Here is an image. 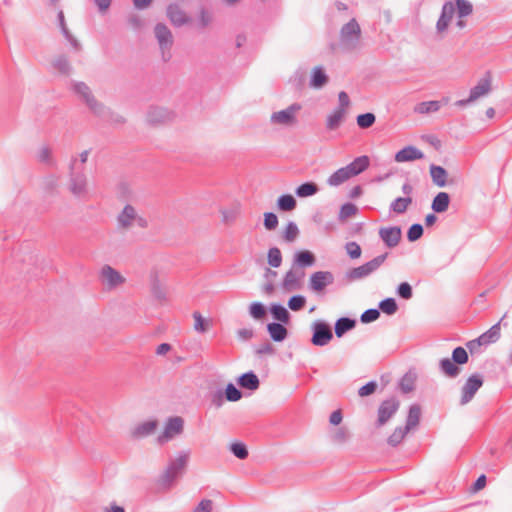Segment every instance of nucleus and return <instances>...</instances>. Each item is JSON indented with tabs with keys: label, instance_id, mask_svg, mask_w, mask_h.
<instances>
[{
	"label": "nucleus",
	"instance_id": "47",
	"mask_svg": "<svg viewBox=\"0 0 512 512\" xmlns=\"http://www.w3.org/2000/svg\"><path fill=\"white\" fill-rule=\"evenodd\" d=\"M451 359L453 360V362H455V364L459 366L466 364L469 360V356L467 351L463 347L458 346L452 351Z\"/></svg>",
	"mask_w": 512,
	"mask_h": 512
},
{
	"label": "nucleus",
	"instance_id": "60",
	"mask_svg": "<svg viewBox=\"0 0 512 512\" xmlns=\"http://www.w3.org/2000/svg\"><path fill=\"white\" fill-rule=\"evenodd\" d=\"M278 226V217L273 212L264 213V227L271 231Z\"/></svg>",
	"mask_w": 512,
	"mask_h": 512
},
{
	"label": "nucleus",
	"instance_id": "27",
	"mask_svg": "<svg viewBox=\"0 0 512 512\" xmlns=\"http://www.w3.org/2000/svg\"><path fill=\"white\" fill-rule=\"evenodd\" d=\"M315 263V256L308 250L298 251L294 254L292 265L299 269L311 267Z\"/></svg>",
	"mask_w": 512,
	"mask_h": 512
},
{
	"label": "nucleus",
	"instance_id": "41",
	"mask_svg": "<svg viewBox=\"0 0 512 512\" xmlns=\"http://www.w3.org/2000/svg\"><path fill=\"white\" fill-rule=\"evenodd\" d=\"M318 192V186L313 182H305L299 185L295 193L298 197L305 198L315 195Z\"/></svg>",
	"mask_w": 512,
	"mask_h": 512
},
{
	"label": "nucleus",
	"instance_id": "43",
	"mask_svg": "<svg viewBox=\"0 0 512 512\" xmlns=\"http://www.w3.org/2000/svg\"><path fill=\"white\" fill-rule=\"evenodd\" d=\"M409 431L405 430V427L399 426L394 429L392 434L388 437L387 442L390 446H397L402 442Z\"/></svg>",
	"mask_w": 512,
	"mask_h": 512
},
{
	"label": "nucleus",
	"instance_id": "1",
	"mask_svg": "<svg viewBox=\"0 0 512 512\" xmlns=\"http://www.w3.org/2000/svg\"><path fill=\"white\" fill-rule=\"evenodd\" d=\"M68 190L76 198H86L89 192L88 179L85 167H78L76 157H73L69 164Z\"/></svg>",
	"mask_w": 512,
	"mask_h": 512
},
{
	"label": "nucleus",
	"instance_id": "63",
	"mask_svg": "<svg viewBox=\"0 0 512 512\" xmlns=\"http://www.w3.org/2000/svg\"><path fill=\"white\" fill-rule=\"evenodd\" d=\"M255 353L257 355H273L275 349L270 342L266 341L255 348Z\"/></svg>",
	"mask_w": 512,
	"mask_h": 512
},
{
	"label": "nucleus",
	"instance_id": "24",
	"mask_svg": "<svg viewBox=\"0 0 512 512\" xmlns=\"http://www.w3.org/2000/svg\"><path fill=\"white\" fill-rule=\"evenodd\" d=\"M347 111H343L342 109L334 108L333 111L327 115L325 121V127L327 131H335L337 130L341 124L345 121L347 116Z\"/></svg>",
	"mask_w": 512,
	"mask_h": 512
},
{
	"label": "nucleus",
	"instance_id": "17",
	"mask_svg": "<svg viewBox=\"0 0 512 512\" xmlns=\"http://www.w3.org/2000/svg\"><path fill=\"white\" fill-rule=\"evenodd\" d=\"M334 282V276L330 271H317L311 274L309 288L314 292H321Z\"/></svg>",
	"mask_w": 512,
	"mask_h": 512
},
{
	"label": "nucleus",
	"instance_id": "25",
	"mask_svg": "<svg viewBox=\"0 0 512 512\" xmlns=\"http://www.w3.org/2000/svg\"><path fill=\"white\" fill-rule=\"evenodd\" d=\"M424 154L414 146H406L395 155V161L402 163L422 159Z\"/></svg>",
	"mask_w": 512,
	"mask_h": 512
},
{
	"label": "nucleus",
	"instance_id": "32",
	"mask_svg": "<svg viewBox=\"0 0 512 512\" xmlns=\"http://www.w3.org/2000/svg\"><path fill=\"white\" fill-rule=\"evenodd\" d=\"M328 82V76L321 66H317L312 70L310 87L314 89L322 88Z\"/></svg>",
	"mask_w": 512,
	"mask_h": 512
},
{
	"label": "nucleus",
	"instance_id": "51",
	"mask_svg": "<svg viewBox=\"0 0 512 512\" xmlns=\"http://www.w3.org/2000/svg\"><path fill=\"white\" fill-rule=\"evenodd\" d=\"M423 226L419 223L412 224L407 231V238L410 242H415L423 235Z\"/></svg>",
	"mask_w": 512,
	"mask_h": 512
},
{
	"label": "nucleus",
	"instance_id": "8",
	"mask_svg": "<svg viewBox=\"0 0 512 512\" xmlns=\"http://www.w3.org/2000/svg\"><path fill=\"white\" fill-rule=\"evenodd\" d=\"M301 110L299 103H293L287 108L273 112L270 116V122L281 126H294L297 123V113Z\"/></svg>",
	"mask_w": 512,
	"mask_h": 512
},
{
	"label": "nucleus",
	"instance_id": "5",
	"mask_svg": "<svg viewBox=\"0 0 512 512\" xmlns=\"http://www.w3.org/2000/svg\"><path fill=\"white\" fill-rule=\"evenodd\" d=\"M361 38V28L356 21L352 18L340 30V46L345 51H353L358 48Z\"/></svg>",
	"mask_w": 512,
	"mask_h": 512
},
{
	"label": "nucleus",
	"instance_id": "18",
	"mask_svg": "<svg viewBox=\"0 0 512 512\" xmlns=\"http://www.w3.org/2000/svg\"><path fill=\"white\" fill-rule=\"evenodd\" d=\"M402 231L398 226L381 227L379 237L388 248L396 247L401 240Z\"/></svg>",
	"mask_w": 512,
	"mask_h": 512
},
{
	"label": "nucleus",
	"instance_id": "35",
	"mask_svg": "<svg viewBox=\"0 0 512 512\" xmlns=\"http://www.w3.org/2000/svg\"><path fill=\"white\" fill-rule=\"evenodd\" d=\"M350 178L352 177L349 171L347 170L346 166L341 167L329 176V178L327 179V184L332 187H337L346 182L347 180H349Z\"/></svg>",
	"mask_w": 512,
	"mask_h": 512
},
{
	"label": "nucleus",
	"instance_id": "52",
	"mask_svg": "<svg viewBox=\"0 0 512 512\" xmlns=\"http://www.w3.org/2000/svg\"><path fill=\"white\" fill-rule=\"evenodd\" d=\"M298 234L299 229L297 225L294 222L290 221L284 230L283 238L287 242H293L298 236Z\"/></svg>",
	"mask_w": 512,
	"mask_h": 512
},
{
	"label": "nucleus",
	"instance_id": "62",
	"mask_svg": "<svg viewBox=\"0 0 512 512\" xmlns=\"http://www.w3.org/2000/svg\"><path fill=\"white\" fill-rule=\"evenodd\" d=\"M377 389V383L375 381H369L365 385L359 388L358 395L360 397H366L373 394Z\"/></svg>",
	"mask_w": 512,
	"mask_h": 512
},
{
	"label": "nucleus",
	"instance_id": "12",
	"mask_svg": "<svg viewBox=\"0 0 512 512\" xmlns=\"http://www.w3.org/2000/svg\"><path fill=\"white\" fill-rule=\"evenodd\" d=\"M99 279L107 290H114L125 283L126 279L110 265H104L99 272Z\"/></svg>",
	"mask_w": 512,
	"mask_h": 512
},
{
	"label": "nucleus",
	"instance_id": "14",
	"mask_svg": "<svg viewBox=\"0 0 512 512\" xmlns=\"http://www.w3.org/2000/svg\"><path fill=\"white\" fill-rule=\"evenodd\" d=\"M184 420L179 417H170L164 427L163 433L157 437L159 444H164L183 432Z\"/></svg>",
	"mask_w": 512,
	"mask_h": 512
},
{
	"label": "nucleus",
	"instance_id": "37",
	"mask_svg": "<svg viewBox=\"0 0 512 512\" xmlns=\"http://www.w3.org/2000/svg\"><path fill=\"white\" fill-rule=\"evenodd\" d=\"M412 197H398L390 204V211L396 214H403L407 211L408 207L412 204Z\"/></svg>",
	"mask_w": 512,
	"mask_h": 512
},
{
	"label": "nucleus",
	"instance_id": "48",
	"mask_svg": "<svg viewBox=\"0 0 512 512\" xmlns=\"http://www.w3.org/2000/svg\"><path fill=\"white\" fill-rule=\"evenodd\" d=\"M357 207L353 203H345L341 206L338 218L340 221H345L346 219L354 216L357 213Z\"/></svg>",
	"mask_w": 512,
	"mask_h": 512
},
{
	"label": "nucleus",
	"instance_id": "23",
	"mask_svg": "<svg viewBox=\"0 0 512 512\" xmlns=\"http://www.w3.org/2000/svg\"><path fill=\"white\" fill-rule=\"evenodd\" d=\"M457 2V21L456 27L459 29H463L466 27L467 23L464 20L465 17L469 16L473 12V5L468 0H456Z\"/></svg>",
	"mask_w": 512,
	"mask_h": 512
},
{
	"label": "nucleus",
	"instance_id": "19",
	"mask_svg": "<svg viewBox=\"0 0 512 512\" xmlns=\"http://www.w3.org/2000/svg\"><path fill=\"white\" fill-rule=\"evenodd\" d=\"M173 117V113L168 110L167 108L160 107V106H153L150 107L147 112V121L150 124H162L169 120H171Z\"/></svg>",
	"mask_w": 512,
	"mask_h": 512
},
{
	"label": "nucleus",
	"instance_id": "45",
	"mask_svg": "<svg viewBox=\"0 0 512 512\" xmlns=\"http://www.w3.org/2000/svg\"><path fill=\"white\" fill-rule=\"evenodd\" d=\"M375 121H376V116L371 112L359 114L356 118L357 125L361 129L370 128L371 126H373Z\"/></svg>",
	"mask_w": 512,
	"mask_h": 512
},
{
	"label": "nucleus",
	"instance_id": "13",
	"mask_svg": "<svg viewBox=\"0 0 512 512\" xmlns=\"http://www.w3.org/2000/svg\"><path fill=\"white\" fill-rule=\"evenodd\" d=\"M311 342L315 346H325L333 338L332 329L329 324L322 320H317L312 324Z\"/></svg>",
	"mask_w": 512,
	"mask_h": 512
},
{
	"label": "nucleus",
	"instance_id": "38",
	"mask_svg": "<svg viewBox=\"0 0 512 512\" xmlns=\"http://www.w3.org/2000/svg\"><path fill=\"white\" fill-rule=\"evenodd\" d=\"M441 108V102L440 101H423L418 103L414 111L418 114H428L437 112Z\"/></svg>",
	"mask_w": 512,
	"mask_h": 512
},
{
	"label": "nucleus",
	"instance_id": "36",
	"mask_svg": "<svg viewBox=\"0 0 512 512\" xmlns=\"http://www.w3.org/2000/svg\"><path fill=\"white\" fill-rule=\"evenodd\" d=\"M356 325V320L349 317H341L335 323V334L338 338L342 337L346 332L353 329Z\"/></svg>",
	"mask_w": 512,
	"mask_h": 512
},
{
	"label": "nucleus",
	"instance_id": "46",
	"mask_svg": "<svg viewBox=\"0 0 512 512\" xmlns=\"http://www.w3.org/2000/svg\"><path fill=\"white\" fill-rule=\"evenodd\" d=\"M379 308L387 315H393L396 313L398 306L396 300L392 297L385 298L380 301Z\"/></svg>",
	"mask_w": 512,
	"mask_h": 512
},
{
	"label": "nucleus",
	"instance_id": "53",
	"mask_svg": "<svg viewBox=\"0 0 512 512\" xmlns=\"http://www.w3.org/2000/svg\"><path fill=\"white\" fill-rule=\"evenodd\" d=\"M194 318V329L199 333H205L208 330L209 322L202 317L199 312L193 313Z\"/></svg>",
	"mask_w": 512,
	"mask_h": 512
},
{
	"label": "nucleus",
	"instance_id": "55",
	"mask_svg": "<svg viewBox=\"0 0 512 512\" xmlns=\"http://www.w3.org/2000/svg\"><path fill=\"white\" fill-rule=\"evenodd\" d=\"M306 304V298L302 295H294L288 300V307L292 311L301 310Z\"/></svg>",
	"mask_w": 512,
	"mask_h": 512
},
{
	"label": "nucleus",
	"instance_id": "11",
	"mask_svg": "<svg viewBox=\"0 0 512 512\" xmlns=\"http://www.w3.org/2000/svg\"><path fill=\"white\" fill-rule=\"evenodd\" d=\"M483 377L479 373L470 375L461 388L460 404H468L483 385Z\"/></svg>",
	"mask_w": 512,
	"mask_h": 512
},
{
	"label": "nucleus",
	"instance_id": "16",
	"mask_svg": "<svg viewBox=\"0 0 512 512\" xmlns=\"http://www.w3.org/2000/svg\"><path fill=\"white\" fill-rule=\"evenodd\" d=\"M304 277L305 271L292 265L290 270L284 275L281 287L285 291L299 290L302 287Z\"/></svg>",
	"mask_w": 512,
	"mask_h": 512
},
{
	"label": "nucleus",
	"instance_id": "2",
	"mask_svg": "<svg viewBox=\"0 0 512 512\" xmlns=\"http://www.w3.org/2000/svg\"><path fill=\"white\" fill-rule=\"evenodd\" d=\"M190 458V450L180 451L177 457L171 459L160 476L159 484L163 488H170L183 474Z\"/></svg>",
	"mask_w": 512,
	"mask_h": 512
},
{
	"label": "nucleus",
	"instance_id": "44",
	"mask_svg": "<svg viewBox=\"0 0 512 512\" xmlns=\"http://www.w3.org/2000/svg\"><path fill=\"white\" fill-rule=\"evenodd\" d=\"M267 262L273 268H278L282 263V254L279 248L271 247L267 253Z\"/></svg>",
	"mask_w": 512,
	"mask_h": 512
},
{
	"label": "nucleus",
	"instance_id": "56",
	"mask_svg": "<svg viewBox=\"0 0 512 512\" xmlns=\"http://www.w3.org/2000/svg\"><path fill=\"white\" fill-rule=\"evenodd\" d=\"M379 317H380V311L378 309L371 308V309L365 310L361 314L360 321L362 323L367 324V323H371V322L376 321Z\"/></svg>",
	"mask_w": 512,
	"mask_h": 512
},
{
	"label": "nucleus",
	"instance_id": "49",
	"mask_svg": "<svg viewBox=\"0 0 512 512\" xmlns=\"http://www.w3.org/2000/svg\"><path fill=\"white\" fill-rule=\"evenodd\" d=\"M230 451L236 458L241 460L246 459L249 454L246 445L241 442L232 443L230 445Z\"/></svg>",
	"mask_w": 512,
	"mask_h": 512
},
{
	"label": "nucleus",
	"instance_id": "59",
	"mask_svg": "<svg viewBox=\"0 0 512 512\" xmlns=\"http://www.w3.org/2000/svg\"><path fill=\"white\" fill-rule=\"evenodd\" d=\"M250 315L255 319H261L264 317L266 310L262 303L253 302L249 308Z\"/></svg>",
	"mask_w": 512,
	"mask_h": 512
},
{
	"label": "nucleus",
	"instance_id": "3",
	"mask_svg": "<svg viewBox=\"0 0 512 512\" xmlns=\"http://www.w3.org/2000/svg\"><path fill=\"white\" fill-rule=\"evenodd\" d=\"M388 257V253H384L381 255H378L371 259L370 261L358 266L351 268L346 271L345 273V279L348 282H355L363 280L369 276H371L373 273H375L386 261Z\"/></svg>",
	"mask_w": 512,
	"mask_h": 512
},
{
	"label": "nucleus",
	"instance_id": "33",
	"mask_svg": "<svg viewBox=\"0 0 512 512\" xmlns=\"http://www.w3.org/2000/svg\"><path fill=\"white\" fill-rule=\"evenodd\" d=\"M450 204V196L446 192H439L433 199L431 208L435 213L446 212Z\"/></svg>",
	"mask_w": 512,
	"mask_h": 512
},
{
	"label": "nucleus",
	"instance_id": "31",
	"mask_svg": "<svg viewBox=\"0 0 512 512\" xmlns=\"http://www.w3.org/2000/svg\"><path fill=\"white\" fill-rule=\"evenodd\" d=\"M430 176L433 183L438 187H445L447 184V171L442 167L435 164L430 165Z\"/></svg>",
	"mask_w": 512,
	"mask_h": 512
},
{
	"label": "nucleus",
	"instance_id": "54",
	"mask_svg": "<svg viewBox=\"0 0 512 512\" xmlns=\"http://www.w3.org/2000/svg\"><path fill=\"white\" fill-rule=\"evenodd\" d=\"M345 250L351 259H358L362 254L360 245L355 241L347 242Z\"/></svg>",
	"mask_w": 512,
	"mask_h": 512
},
{
	"label": "nucleus",
	"instance_id": "21",
	"mask_svg": "<svg viewBox=\"0 0 512 512\" xmlns=\"http://www.w3.org/2000/svg\"><path fill=\"white\" fill-rule=\"evenodd\" d=\"M158 426L156 420H148L137 424L131 431V436L134 439H142L152 435Z\"/></svg>",
	"mask_w": 512,
	"mask_h": 512
},
{
	"label": "nucleus",
	"instance_id": "50",
	"mask_svg": "<svg viewBox=\"0 0 512 512\" xmlns=\"http://www.w3.org/2000/svg\"><path fill=\"white\" fill-rule=\"evenodd\" d=\"M225 398L230 402L239 401L242 398V392L233 383H229L225 389Z\"/></svg>",
	"mask_w": 512,
	"mask_h": 512
},
{
	"label": "nucleus",
	"instance_id": "15",
	"mask_svg": "<svg viewBox=\"0 0 512 512\" xmlns=\"http://www.w3.org/2000/svg\"><path fill=\"white\" fill-rule=\"evenodd\" d=\"M457 12V2L446 1L442 5L440 16L436 22V32L440 35L445 33Z\"/></svg>",
	"mask_w": 512,
	"mask_h": 512
},
{
	"label": "nucleus",
	"instance_id": "7",
	"mask_svg": "<svg viewBox=\"0 0 512 512\" xmlns=\"http://www.w3.org/2000/svg\"><path fill=\"white\" fill-rule=\"evenodd\" d=\"M506 314L500 319L499 322L491 326L486 332L481 334L478 338L467 342L466 346L473 353L477 347L487 346L495 343L501 336V325L507 326V323H503Z\"/></svg>",
	"mask_w": 512,
	"mask_h": 512
},
{
	"label": "nucleus",
	"instance_id": "39",
	"mask_svg": "<svg viewBox=\"0 0 512 512\" xmlns=\"http://www.w3.org/2000/svg\"><path fill=\"white\" fill-rule=\"evenodd\" d=\"M37 159L39 162L47 165L48 167H56V161L52 156V151L46 145H43L39 148L37 152Z\"/></svg>",
	"mask_w": 512,
	"mask_h": 512
},
{
	"label": "nucleus",
	"instance_id": "64",
	"mask_svg": "<svg viewBox=\"0 0 512 512\" xmlns=\"http://www.w3.org/2000/svg\"><path fill=\"white\" fill-rule=\"evenodd\" d=\"M213 502L209 499H203L200 503L195 507L193 512H211L212 511Z\"/></svg>",
	"mask_w": 512,
	"mask_h": 512
},
{
	"label": "nucleus",
	"instance_id": "34",
	"mask_svg": "<svg viewBox=\"0 0 512 512\" xmlns=\"http://www.w3.org/2000/svg\"><path fill=\"white\" fill-rule=\"evenodd\" d=\"M421 417V408L418 404H412L409 407L405 430L410 431L418 426Z\"/></svg>",
	"mask_w": 512,
	"mask_h": 512
},
{
	"label": "nucleus",
	"instance_id": "29",
	"mask_svg": "<svg viewBox=\"0 0 512 512\" xmlns=\"http://www.w3.org/2000/svg\"><path fill=\"white\" fill-rule=\"evenodd\" d=\"M439 370L448 378H456L461 373V368L450 358H443L439 361Z\"/></svg>",
	"mask_w": 512,
	"mask_h": 512
},
{
	"label": "nucleus",
	"instance_id": "10",
	"mask_svg": "<svg viewBox=\"0 0 512 512\" xmlns=\"http://www.w3.org/2000/svg\"><path fill=\"white\" fill-rule=\"evenodd\" d=\"M400 401L396 397L383 400L377 410L376 426H384L399 410Z\"/></svg>",
	"mask_w": 512,
	"mask_h": 512
},
{
	"label": "nucleus",
	"instance_id": "26",
	"mask_svg": "<svg viewBox=\"0 0 512 512\" xmlns=\"http://www.w3.org/2000/svg\"><path fill=\"white\" fill-rule=\"evenodd\" d=\"M370 165V158L367 155L356 157L351 163L346 165L351 177L364 172Z\"/></svg>",
	"mask_w": 512,
	"mask_h": 512
},
{
	"label": "nucleus",
	"instance_id": "30",
	"mask_svg": "<svg viewBox=\"0 0 512 512\" xmlns=\"http://www.w3.org/2000/svg\"><path fill=\"white\" fill-rule=\"evenodd\" d=\"M267 331L271 339L275 342H282L288 335L287 329L282 323L272 322L267 325Z\"/></svg>",
	"mask_w": 512,
	"mask_h": 512
},
{
	"label": "nucleus",
	"instance_id": "57",
	"mask_svg": "<svg viewBox=\"0 0 512 512\" xmlns=\"http://www.w3.org/2000/svg\"><path fill=\"white\" fill-rule=\"evenodd\" d=\"M397 295L405 300H409L413 296L412 287L408 282H402L397 287Z\"/></svg>",
	"mask_w": 512,
	"mask_h": 512
},
{
	"label": "nucleus",
	"instance_id": "58",
	"mask_svg": "<svg viewBox=\"0 0 512 512\" xmlns=\"http://www.w3.org/2000/svg\"><path fill=\"white\" fill-rule=\"evenodd\" d=\"M53 66L61 73L68 74L71 70L70 63L65 56H59L55 59Z\"/></svg>",
	"mask_w": 512,
	"mask_h": 512
},
{
	"label": "nucleus",
	"instance_id": "22",
	"mask_svg": "<svg viewBox=\"0 0 512 512\" xmlns=\"http://www.w3.org/2000/svg\"><path fill=\"white\" fill-rule=\"evenodd\" d=\"M167 16L171 23L177 27H181L189 22V17L178 4H170L167 7Z\"/></svg>",
	"mask_w": 512,
	"mask_h": 512
},
{
	"label": "nucleus",
	"instance_id": "20",
	"mask_svg": "<svg viewBox=\"0 0 512 512\" xmlns=\"http://www.w3.org/2000/svg\"><path fill=\"white\" fill-rule=\"evenodd\" d=\"M491 91V76L490 73L487 72L485 77L481 78L478 83L471 88L469 97L470 100L475 102L479 98L487 95Z\"/></svg>",
	"mask_w": 512,
	"mask_h": 512
},
{
	"label": "nucleus",
	"instance_id": "6",
	"mask_svg": "<svg viewBox=\"0 0 512 512\" xmlns=\"http://www.w3.org/2000/svg\"><path fill=\"white\" fill-rule=\"evenodd\" d=\"M117 224L119 228L125 230L130 229L134 225L140 228L148 227L147 219L139 215L130 204H127L117 216Z\"/></svg>",
	"mask_w": 512,
	"mask_h": 512
},
{
	"label": "nucleus",
	"instance_id": "40",
	"mask_svg": "<svg viewBox=\"0 0 512 512\" xmlns=\"http://www.w3.org/2000/svg\"><path fill=\"white\" fill-rule=\"evenodd\" d=\"M270 312L274 319L281 323L287 324L290 320L288 310L281 304H273L270 308Z\"/></svg>",
	"mask_w": 512,
	"mask_h": 512
},
{
	"label": "nucleus",
	"instance_id": "4",
	"mask_svg": "<svg viewBox=\"0 0 512 512\" xmlns=\"http://www.w3.org/2000/svg\"><path fill=\"white\" fill-rule=\"evenodd\" d=\"M72 90L96 116L105 117L109 113V109L96 100L86 83L73 82Z\"/></svg>",
	"mask_w": 512,
	"mask_h": 512
},
{
	"label": "nucleus",
	"instance_id": "9",
	"mask_svg": "<svg viewBox=\"0 0 512 512\" xmlns=\"http://www.w3.org/2000/svg\"><path fill=\"white\" fill-rule=\"evenodd\" d=\"M155 37L158 41L162 59L166 62L171 58V47L173 45V35L170 29L162 23H158L154 28Z\"/></svg>",
	"mask_w": 512,
	"mask_h": 512
},
{
	"label": "nucleus",
	"instance_id": "61",
	"mask_svg": "<svg viewBox=\"0 0 512 512\" xmlns=\"http://www.w3.org/2000/svg\"><path fill=\"white\" fill-rule=\"evenodd\" d=\"M399 386L403 393H409L414 389V380L406 374L401 378Z\"/></svg>",
	"mask_w": 512,
	"mask_h": 512
},
{
	"label": "nucleus",
	"instance_id": "42",
	"mask_svg": "<svg viewBox=\"0 0 512 512\" xmlns=\"http://www.w3.org/2000/svg\"><path fill=\"white\" fill-rule=\"evenodd\" d=\"M296 200L290 194L281 195L277 200V207L281 211H292L296 207Z\"/></svg>",
	"mask_w": 512,
	"mask_h": 512
},
{
	"label": "nucleus",
	"instance_id": "28",
	"mask_svg": "<svg viewBox=\"0 0 512 512\" xmlns=\"http://www.w3.org/2000/svg\"><path fill=\"white\" fill-rule=\"evenodd\" d=\"M237 383L240 387L251 391L257 390L260 386L259 378L253 371H249L240 375Z\"/></svg>",
	"mask_w": 512,
	"mask_h": 512
}]
</instances>
